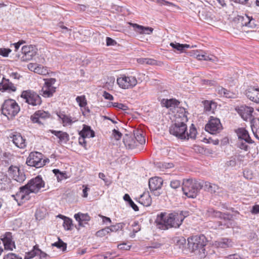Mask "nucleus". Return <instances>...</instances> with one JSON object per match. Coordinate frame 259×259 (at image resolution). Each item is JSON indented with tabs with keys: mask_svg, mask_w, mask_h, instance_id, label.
<instances>
[{
	"mask_svg": "<svg viewBox=\"0 0 259 259\" xmlns=\"http://www.w3.org/2000/svg\"><path fill=\"white\" fill-rule=\"evenodd\" d=\"M202 187V185L196 180L187 179L183 181L182 190L187 197L194 198L196 197Z\"/></svg>",
	"mask_w": 259,
	"mask_h": 259,
	"instance_id": "39448f33",
	"label": "nucleus"
},
{
	"mask_svg": "<svg viewBox=\"0 0 259 259\" xmlns=\"http://www.w3.org/2000/svg\"><path fill=\"white\" fill-rule=\"evenodd\" d=\"M109 233V228H108L107 227H105L104 229H101V230L98 231L96 233V235L97 237H103L104 236H105Z\"/></svg>",
	"mask_w": 259,
	"mask_h": 259,
	"instance_id": "c03bdc74",
	"label": "nucleus"
},
{
	"mask_svg": "<svg viewBox=\"0 0 259 259\" xmlns=\"http://www.w3.org/2000/svg\"><path fill=\"white\" fill-rule=\"evenodd\" d=\"M170 186L171 188L177 190L178 189H182V183L178 180H172L170 181Z\"/></svg>",
	"mask_w": 259,
	"mask_h": 259,
	"instance_id": "a19ab883",
	"label": "nucleus"
},
{
	"mask_svg": "<svg viewBox=\"0 0 259 259\" xmlns=\"http://www.w3.org/2000/svg\"><path fill=\"white\" fill-rule=\"evenodd\" d=\"M250 19V17L247 15L244 16H238V21L241 23L242 26H247L248 21Z\"/></svg>",
	"mask_w": 259,
	"mask_h": 259,
	"instance_id": "ea45409f",
	"label": "nucleus"
},
{
	"mask_svg": "<svg viewBox=\"0 0 259 259\" xmlns=\"http://www.w3.org/2000/svg\"><path fill=\"white\" fill-rule=\"evenodd\" d=\"M137 61L140 64H146L149 65H155L156 63L155 60L150 58H139L137 59Z\"/></svg>",
	"mask_w": 259,
	"mask_h": 259,
	"instance_id": "e433bc0d",
	"label": "nucleus"
},
{
	"mask_svg": "<svg viewBox=\"0 0 259 259\" xmlns=\"http://www.w3.org/2000/svg\"><path fill=\"white\" fill-rule=\"evenodd\" d=\"M223 129L220 120L216 117L210 116L208 123L205 125V130L211 134L219 133Z\"/></svg>",
	"mask_w": 259,
	"mask_h": 259,
	"instance_id": "9d476101",
	"label": "nucleus"
},
{
	"mask_svg": "<svg viewBox=\"0 0 259 259\" xmlns=\"http://www.w3.org/2000/svg\"><path fill=\"white\" fill-rule=\"evenodd\" d=\"M170 46L173 48L177 51H179L180 52V53H183V47H182V44L177 43V42H171L170 44Z\"/></svg>",
	"mask_w": 259,
	"mask_h": 259,
	"instance_id": "603ef678",
	"label": "nucleus"
},
{
	"mask_svg": "<svg viewBox=\"0 0 259 259\" xmlns=\"http://www.w3.org/2000/svg\"><path fill=\"white\" fill-rule=\"evenodd\" d=\"M33 193L32 190L29 187L27 184L19 188V191L16 195H12L17 201H20L22 202L28 200L30 197V193Z\"/></svg>",
	"mask_w": 259,
	"mask_h": 259,
	"instance_id": "9b49d317",
	"label": "nucleus"
},
{
	"mask_svg": "<svg viewBox=\"0 0 259 259\" xmlns=\"http://www.w3.org/2000/svg\"><path fill=\"white\" fill-rule=\"evenodd\" d=\"M142 133V131H137L134 135L136 140L140 144H143L145 143V137L143 136Z\"/></svg>",
	"mask_w": 259,
	"mask_h": 259,
	"instance_id": "4c0bfd02",
	"label": "nucleus"
},
{
	"mask_svg": "<svg viewBox=\"0 0 259 259\" xmlns=\"http://www.w3.org/2000/svg\"><path fill=\"white\" fill-rule=\"evenodd\" d=\"M208 216L212 218H218L220 221L217 222L218 226L221 229L232 227L234 224L233 215L229 213L222 212L210 208L207 210Z\"/></svg>",
	"mask_w": 259,
	"mask_h": 259,
	"instance_id": "7ed1b4c3",
	"label": "nucleus"
},
{
	"mask_svg": "<svg viewBox=\"0 0 259 259\" xmlns=\"http://www.w3.org/2000/svg\"><path fill=\"white\" fill-rule=\"evenodd\" d=\"M256 21L253 19L252 17H250V19L248 21V24L247 27L251 28H254L256 26Z\"/></svg>",
	"mask_w": 259,
	"mask_h": 259,
	"instance_id": "6e6d98bb",
	"label": "nucleus"
},
{
	"mask_svg": "<svg viewBox=\"0 0 259 259\" xmlns=\"http://www.w3.org/2000/svg\"><path fill=\"white\" fill-rule=\"evenodd\" d=\"M17 90V88L14 84L10 81L9 79L3 78L0 83V91L2 92H15Z\"/></svg>",
	"mask_w": 259,
	"mask_h": 259,
	"instance_id": "6ab92c4d",
	"label": "nucleus"
},
{
	"mask_svg": "<svg viewBox=\"0 0 259 259\" xmlns=\"http://www.w3.org/2000/svg\"><path fill=\"white\" fill-rule=\"evenodd\" d=\"M35 73L42 75H46L49 74V70L47 67H44L41 65L37 64V68L35 70Z\"/></svg>",
	"mask_w": 259,
	"mask_h": 259,
	"instance_id": "72a5a7b5",
	"label": "nucleus"
},
{
	"mask_svg": "<svg viewBox=\"0 0 259 259\" xmlns=\"http://www.w3.org/2000/svg\"><path fill=\"white\" fill-rule=\"evenodd\" d=\"M53 172L57 177L58 182H60L68 178L66 171H61L59 169H54Z\"/></svg>",
	"mask_w": 259,
	"mask_h": 259,
	"instance_id": "c756f323",
	"label": "nucleus"
},
{
	"mask_svg": "<svg viewBox=\"0 0 259 259\" xmlns=\"http://www.w3.org/2000/svg\"><path fill=\"white\" fill-rule=\"evenodd\" d=\"M74 218L76 221H80L87 223L90 220V217L87 213L80 212L75 214Z\"/></svg>",
	"mask_w": 259,
	"mask_h": 259,
	"instance_id": "7c9ffc66",
	"label": "nucleus"
},
{
	"mask_svg": "<svg viewBox=\"0 0 259 259\" xmlns=\"http://www.w3.org/2000/svg\"><path fill=\"white\" fill-rule=\"evenodd\" d=\"M33 254H35L34 256L39 255L40 258H45L47 256H48V255L46 253L42 251L41 250L39 249L35 250V252L33 253Z\"/></svg>",
	"mask_w": 259,
	"mask_h": 259,
	"instance_id": "5fc2aeb1",
	"label": "nucleus"
},
{
	"mask_svg": "<svg viewBox=\"0 0 259 259\" xmlns=\"http://www.w3.org/2000/svg\"><path fill=\"white\" fill-rule=\"evenodd\" d=\"M217 93L221 96L227 98H233L235 94L223 87H219L217 89Z\"/></svg>",
	"mask_w": 259,
	"mask_h": 259,
	"instance_id": "a878e982",
	"label": "nucleus"
},
{
	"mask_svg": "<svg viewBox=\"0 0 259 259\" xmlns=\"http://www.w3.org/2000/svg\"><path fill=\"white\" fill-rule=\"evenodd\" d=\"M43 155L38 152H31L27 159L26 164L28 166L39 168L44 166V162L42 161Z\"/></svg>",
	"mask_w": 259,
	"mask_h": 259,
	"instance_id": "1a4fd4ad",
	"label": "nucleus"
},
{
	"mask_svg": "<svg viewBox=\"0 0 259 259\" xmlns=\"http://www.w3.org/2000/svg\"><path fill=\"white\" fill-rule=\"evenodd\" d=\"M51 115L48 112L44 110H38L31 116L30 119L32 122L42 124L40 119H45L50 117Z\"/></svg>",
	"mask_w": 259,
	"mask_h": 259,
	"instance_id": "f3484780",
	"label": "nucleus"
},
{
	"mask_svg": "<svg viewBox=\"0 0 259 259\" xmlns=\"http://www.w3.org/2000/svg\"><path fill=\"white\" fill-rule=\"evenodd\" d=\"M8 177L3 172H0V184H4L8 181Z\"/></svg>",
	"mask_w": 259,
	"mask_h": 259,
	"instance_id": "13d9d810",
	"label": "nucleus"
},
{
	"mask_svg": "<svg viewBox=\"0 0 259 259\" xmlns=\"http://www.w3.org/2000/svg\"><path fill=\"white\" fill-rule=\"evenodd\" d=\"M103 96L106 100H113L114 99L113 96L106 91L104 92Z\"/></svg>",
	"mask_w": 259,
	"mask_h": 259,
	"instance_id": "338daca9",
	"label": "nucleus"
},
{
	"mask_svg": "<svg viewBox=\"0 0 259 259\" xmlns=\"http://www.w3.org/2000/svg\"><path fill=\"white\" fill-rule=\"evenodd\" d=\"M123 142L125 146L128 147L129 148H133L134 147L133 143V139L132 137H128L123 138Z\"/></svg>",
	"mask_w": 259,
	"mask_h": 259,
	"instance_id": "37998d69",
	"label": "nucleus"
},
{
	"mask_svg": "<svg viewBox=\"0 0 259 259\" xmlns=\"http://www.w3.org/2000/svg\"><path fill=\"white\" fill-rule=\"evenodd\" d=\"M3 259H22V257L15 253H9L4 255Z\"/></svg>",
	"mask_w": 259,
	"mask_h": 259,
	"instance_id": "3c124183",
	"label": "nucleus"
},
{
	"mask_svg": "<svg viewBox=\"0 0 259 259\" xmlns=\"http://www.w3.org/2000/svg\"><path fill=\"white\" fill-rule=\"evenodd\" d=\"M10 138L12 139L13 143L18 148L24 149L26 147V139L20 133H12L10 135Z\"/></svg>",
	"mask_w": 259,
	"mask_h": 259,
	"instance_id": "2eb2a0df",
	"label": "nucleus"
},
{
	"mask_svg": "<svg viewBox=\"0 0 259 259\" xmlns=\"http://www.w3.org/2000/svg\"><path fill=\"white\" fill-rule=\"evenodd\" d=\"M56 81V79L53 78L47 79L46 80L44 86L50 88H55L52 85L55 83Z\"/></svg>",
	"mask_w": 259,
	"mask_h": 259,
	"instance_id": "8fccbe9b",
	"label": "nucleus"
},
{
	"mask_svg": "<svg viewBox=\"0 0 259 259\" xmlns=\"http://www.w3.org/2000/svg\"><path fill=\"white\" fill-rule=\"evenodd\" d=\"M137 82L136 77L132 76L122 75L117 79V84L123 89H132L137 85Z\"/></svg>",
	"mask_w": 259,
	"mask_h": 259,
	"instance_id": "6e6552de",
	"label": "nucleus"
},
{
	"mask_svg": "<svg viewBox=\"0 0 259 259\" xmlns=\"http://www.w3.org/2000/svg\"><path fill=\"white\" fill-rule=\"evenodd\" d=\"M116 44V41L109 37H106V45L107 46H114Z\"/></svg>",
	"mask_w": 259,
	"mask_h": 259,
	"instance_id": "e2e57ef3",
	"label": "nucleus"
},
{
	"mask_svg": "<svg viewBox=\"0 0 259 259\" xmlns=\"http://www.w3.org/2000/svg\"><path fill=\"white\" fill-rule=\"evenodd\" d=\"M51 133L59 139V143L64 142L66 143L69 140V136L66 133L61 131L51 130Z\"/></svg>",
	"mask_w": 259,
	"mask_h": 259,
	"instance_id": "5701e85b",
	"label": "nucleus"
},
{
	"mask_svg": "<svg viewBox=\"0 0 259 259\" xmlns=\"http://www.w3.org/2000/svg\"><path fill=\"white\" fill-rule=\"evenodd\" d=\"M215 105V103L212 101H209L207 100H205L204 101V106L205 111H209L211 110L212 105Z\"/></svg>",
	"mask_w": 259,
	"mask_h": 259,
	"instance_id": "09e8293b",
	"label": "nucleus"
},
{
	"mask_svg": "<svg viewBox=\"0 0 259 259\" xmlns=\"http://www.w3.org/2000/svg\"><path fill=\"white\" fill-rule=\"evenodd\" d=\"M247 143H248L244 140H238L236 143V146L237 148L247 151L249 148V147L247 145Z\"/></svg>",
	"mask_w": 259,
	"mask_h": 259,
	"instance_id": "c9c22d12",
	"label": "nucleus"
},
{
	"mask_svg": "<svg viewBox=\"0 0 259 259\" xmlns=\"http://www.w3.org/2000/svg\"><path fill=\"white\" fill-rule=\"evenodd\" d=\"M36 53V51L32 49L26 54H23L21 57V60L25 62L31 60L35 56Z\"/></svg>",
	"mask_w": 259,
	"mask_h": 259,
	"instance_id": "2f4dec72",
	"label": "nucleus"
},
{
	"mask_svg": "<svg viewBox=\"0 0 259 259\" xmlns=\"http://www.w3.org/2000/svg\"><path fill=\"white\" fill-rule=\"evenodd\" d=\"M139 202L144 206H149L152 203V199L148 193H144L139 198Z\"/></svg>",
	"mask_w": 259,
	"mask_h": 259,
	"instance_id": "393cba45",
	"label": "nucleus"
},
{
	"mask_svg": "<svg viewBox=\"0 0 259 259\" xmlns=\"http://www.w3.org/2000/svg\"><path fill=\"white\" fill-rule=\"evenodd\" d=\"M20 108L15 100L11 99L5 100L1 108L2 113L8 119H13L20 111Z\"/></svg>",
	"mask_w": 259,
	"mask_h": 259,
	"instance_id": "423d86ee",
	"label": "nucleus"
},
{
	"mask_svg": "<svg viewBox=\"0 0 259 259\" xmlns=\"http://www.w3.org/2000/svg\"><path fill=\"white\" fill-rule=\"evenodd\" d=\"M245 94L250 101L259 104V88L250 87L245 91Z\"/></svg>",
	"mask_w": 259,
	"mask_h": 259,
	"instance_id": "a211bd4d",
	"label": "nucleus"
},
{
	"mask_svg": "<svg viewBox=\"0 0 259 259\" xmlns=\"http://www.w3.org/2000/svg\"><path fill=\"white\" fill-rule=\"evenodd\" d=\"M43 92L42 95L45 97H50L53 96L54 93L56 91V88H50L44 86L42 89Z\"/></svg>",
	"mask_w": 259,
	"mask_h": 259,
	"instance_id": "473e14b6",
	"label": "nucleus"
},
{
	"mask_svg": "<svg viewBox=\"0 0 259 259\" xmlns=\"http://www.w3.org/2000/svg\"><path fill=\"white\" fill-rule=\"evenodd\" d=\"M204 188L206 191L211 193H219L220 189L218 185L209 182L205 183Z\"/></svg>",
	"mask_w": 259,
	"mask_h": 259,
	"instance_id": "c85d7f7f",
	"label": "nucleus"
},
{
	"mask_svg": "<svg viewBox=\"0 0 259 259\" xmlns=\"http://www.w3.org/2000/svg\"><path fill=\"white\" fill-rule=\"evenodd\" d=\"M238 140H244L248 144H252L254 141L250 137L248 132L244 128H239L236 131Z\"/></svg>",
	"mask_w": 259,
	"mask_h": 259,
	"instance_id": "aec40b11",
	"label": "nucleus"
},
{
	"mask_svg": "<svg viewBox=\"0 0 259 259\" xmlns=\"http://www.w3.org/2000/svg\"><path fill=\"white\" fill-rule=\"evenodd\" d=\"M183 110H184L185 112L183 114L182 121H179L178 120H176V122L172 124L169 129V133L171 135L182 140L186 139L187 126L185 123V122L188 120L187 116L186 115V113H188V112L185 111L184 108H183Z\"/></svg>",
	"mask_w": 259,
	"mask_h": 259,
	"instance_id": "20e7f679",
	"label": "nucleus"
},
{
	"mask_svg": "<svg viewBox=\"0 0 259 259\" xmlns=\"http://www.w3.org/2000/svg\"><path fill=\"white\" fill-rule=\"evenodd\" d=\"M76 101L80 107H85L87 104L84 96H77L76 98Z\"/></svg>",
	"mask_w": 259,
	"mask_h": 259,
	"instance_id": "79ce46f5",
	"label": "nucleus"
},
{
	"mask_svg": "<svg viewBox=\"0 0 259 259\" xmlns=\"http://www.w3.org/2000/svg\"><path fill=\"white\" fill-rule=\"evenodd\" d=\"M163 184L162 178L154 177L150 178L149 181V187L150 190H156L161 189Z\"/></svg>",
	"mask_w": 259,
	"mask_h": 259,
	"instance_id": "412c9836",
	"label": "nucleus"
},
{
	"mask_svg": "<svg viewBox=\"0 0 259 259\" xmlns=\"http://www.w3.org/2000/svg\"><path fill=\"white\" fill-rule=\"evenodd\" d=\"M21 97L25 100V102L32 106L39 105L41 103L40 97L31 90L24 91L22 92Z\"/></svg>",
	"mask_w": 259,
	"mask_h": 259,
	"instance_id": "0eeeda50",
	"label": "nucleus"
},
{
	"mask_svg": "<svg viewBox=\"0 0 259 259\" xmlns=\"http://www.w3.org/2000/svg\"><path fill=\"white\" fill-rule=\"evenodd\" d=\"M63 227L66 230H71V227L73 226L72 221L67 217H64Z\"/></svg>",
	"mask_w": 259,
	"mask_h": 259,
	"instance_id": "58836bf2",
	"label": "nucleus"
},
{
	"mask_svg": "<svg viewBox=\"0 0 259 259\" xmlns=\"http://www.w3.org/2000/svg\"><path fill=\"white\" fill-rule=\"evenodd\" d=\"M86 137L83 136H80L78 139L79 144L83 146L85 149H87V142L85 140Z\"/></svg>",
	"mask_w": 259,
	"mask_h": 259,
	"instance_id": "bf43d9fd",
	"label": "nucleus"
},
{
	"mask_svg": "<svg viewBox=\"0 0 259 259\" xmlns=\"http://www.w3.org/2000/svg\"><path fill=\"white\" fill-rule=\"evenodd\" d=\"M130 24L133 27L136 32L140 34H150L153 31V29L151 27H145L136 23H130Z\"/></svg>",
	"mask_w": 259,
	"mask_h": 259,
	"instance_id": "4be33fe9",
	"label": "nucleus"
},
{
	"mask_svg": "<svg viewBox=\"0 0 259 259\" xmlns=\"http://www.w3.org/2000/svg\"><path fill=\"white\" fill-rule=\"evenodd\" d=\"M27 184L33 193H37L42 188L45 187V183L39 175L29 180Z\"/></svg>",
	"mask_w": 259,
	"mask_h": 259,
	"instance_id": "f8f14e48",
	"label": "nucleus"
},
{
	"mask_svg": "<svg viewBox=\"0 0 259 259\" xmlns=\"http://www.w3.org/2000/svg\"><path fill=\"white\" fill-rule=\"evenodd\" d=\"M9 175L12 177L14 180L19 183H22L26 179L24 172L20 170L17 166L11 165L8 169Z\"/></svg>",
	"mask_w": 259,
	"mask_h": 259,
	"instance_id": "ddd939ff",
	"label": "nucleus"
},
{
	"mask_svg": "<svg viewBox=\"0 0 259 259\" xmlns=\"http://www.w3.org/2000/svg\"><path fill=\"white\" fill-rule=\"evenodd\" d=\"M80 136H83L87 138H93L95 137V132L91 129V126L86 124L83 125V128L79 132Z\"/></svg>",
	"mask_w": 259,
	"mask_h": 259,
	"instance_id": "b1692460",
	"label": "nucleus"
},
{
	"mask_svg": "<svg viewBox=\"0 0 259 259\" xmlns=\"http://www.w3.org/2000/svg\"><path fill=\"white\" fill-rule=\"evenodd\" d=\"M228 166H234L236 164V160L235 157H231L230 160L227 162Z\"/></svg>",
	"mask_w": 259,
	"mask_h": 259,
	"instance_id": "774afa93",
	"label": "nucleus"
},
{
	"mask_svg": "<svg viewBox=\"0 0 259 259\" xmlns=\"http://www.w3.org/2000/svg\"><path fill=\"white\" fill-rule=\"evenodd\" d=\"M241 258H242V257H241V256L237 253L230 254V255H229L225 257V259H241Z\"/></svg>",
	"mask_w": 259,
	"mask_h": 259,
	"instance_id": "0e129e2a",
	"label": "nucleus"
},
{
	"mask_svg": "<svg viewBox=\"0 0 259 259\" xmlns=\"http://www.w3.org/2000/svg\"><path fill=\"white\" fill-rule=\"evenodd\" d=\"M111 104L114 107L121 109L123 111H125L128 109V107L125 104L116 102L111 103Z\"/></svg>",
	"mask_w": 259,
	"mask_h": 259,
	"instance_id": "de8ad7c7",
	"label": "nucleus"
},
{
	"mask_svg": "<svg viewBox=\"0 0 259 259\" xmlns=\"http://www.w3.org/2000/svg\"><path fill=\"white\" fill-rule=\"evenodd\" d=\"M238 113L241 117L245 121L250 119L252 117V113L254 109L246 105L241 106L237 110Z\"/></svg>",
	"mask_w": 259,
	"mask_h": 259,
	"instance_id": "dca6fc26",
	"label": "nucleus"
},
{
	"mask_svg": "<svg viewBox=\"0 0 259 259\" xmlns=\"http://www.w3.org/2000/svg\"><path fill=\"white\" fill-rule=\"evenodd\" d=\"M1 240L2 241L5 250H13L15 248V244L12 234L8 232L5 233L1 237Z\"/></svg>",
	"mask_w": 259,
	"mask_h": 259,
	"instance_id": "4468645a",
	"label": "nucleus"
},
{
	"mask_svg": "<svg viewBox=\"0 0 259 259\" xmlns=\"http://www.w3.org/2000/svg\"><path fill=\"white\" fill-rule=\"evenodd\" d=\"M112 135L116 140H120L122 136V134L120 132L115 129L112 131Z\"/></svg>",
	"mask_w": 259,
	"mask_h": 259,
	"instance_id": "4d7b16f0",
	"label": "nucleus"
},
{
	"mask_svg": "<svg viewBox=\"0 0 259 259\" xmlns=\"http://www.w3.org/2000/svg\"><path fill=\"white\" fill-rule=\"evenodd\" d=\"M179 103L180 102L178 100L174 99L169 100L163 99L161 101L162 106L167 108L170 107L178 106Z\"/></svg>",
	"mask_w": 259,
	"mask_h": 259,
	"instance_id": "cd10ccee",
	"label": "nucleus"
},
{
	"mask_svg": "<svg viewBox=\"0 0 259 259\" xmlns=\"http://www.w3.org/2000/svg\"><path fill=\"white\" fill-rule=\"evenodd\" d=\"M197 131L196 128L194 127V124H192L189 130V133H186V138L194 139L196 137Z\"/></svg>",
	"mask_w": 259,
	"mask_h": 259,
	"instance_id": "f704fd0d",
	"label": "nucleus"
},
{
	"mask_svg": "<svg viewBox=\"0 0 259 259\" xmlns=\"http://www.w3.org/2000/svg\"><path fill=\"white\" fill-rule=\"evenodd\" d=\"M11 51L10 49L0 48V55L4 57H7Z\"/></svg>",
	"mask_w": 259,
	"mask_h": 259,
	"instance_id": "864d4df0",
	"label": "nucleus"
},
{
	"mask_svg": "<svg viewBox=\"0 0 259 259\" xmlns=\"http://www.w3.org/2000/svg\"><path fill=\"white\" fill-rule=\"evenodd\" d=\"M76 120H73L70 116L66 115L64 118L62 120L63 126H66L68 125H71L72 123L75 122Z\"/></svg>",
	"mask_w": 259,
	"mask_h": 259,
	"instance_id": "49530a36",
	"label": "nucleus"
},
{
	"mask_svg": "<svg viewBox=\"0 0 259 259\" xmlns=\"http://www.w3.org/2000/svg\"><path fill=\"white\" fill-rule=\"evenodd\" d=\"M32 49H33V47H32L31 46H25L22 48V53L23 55L27 53L30 51Z\"/></svg>",
	"mask_w": 259,
	"mask_h": 259,
	"instance_id": "69168bd1",
	"label": "nucleus"
},
{
	"mask_svg": "<svg viewBox=\"0 0 259 259\" xmlns=\"http://www.w3.org/2000/svg\"><path fill=\"white\" fill-rule=\"evenodd\" d=\"M247 237L250 241L253 242H255L258 240V236L256 233L253 231L249 232L247 234Z\"/></svg>",
	"mask_w": 259,
	"mask_h": 259,
	"instance_id": "a18cd8bd",
	"label": "nucleus"
},
{
	"mask_svg": "<svg viewBox=\"0 0 259 259\" xmlns=\"http://www.w3.org/2000/svg\"><path fill=\"white\" fill-rule=\"evenodd\" d=\"M207 242V239L204 235L192 236L188 239V248L192 252L198 255L200 258H204L207 254L205 248Z\"/></svg>",
	"mask_w": 259,
	"mask_h": 259,
	"instance_id": "f03ea898",
	"label": "nucleus"
},
{
	"mask_svg": "<svg viewBox=\"0 0 259 259\" xmlns=\"http://www.w3.org/2000/svg\"><path fill=\"white\" fill-rule=\"evenodd\" d=\"M120 225L119 224H117L115 225H112L110 227H107V228H109V233L110 232H116L117 231L119 230L120 228Z\"/></svg>",
	"mask_w": 259,
	"mask_h": 259,
	"instance_id": "052dcab7",
	"label": "nucleus"
},
{
	"mask_svg": "<svg viewBox=\"0 0 259 259\" xmlns=\"http://www.w3.org/2000/svg\"><path fill=\"white\" fill-rule=\"evenodd\" d=\"M187 212L181 211L180 213L173 212L166 215L165 212H161L157 215L155 222L159 228L167 230L169 228H178L181 225L184 219L187 216Z\"/></svg>",
	"mask_w": 259,
	"mask_h": 259,
	"instance_id": "f257e3e1",
	"label": "nucleus"
},
{
	"mask_svg": "<svg viewBox=\"0 0 259 259\" xmlns=\"http://www.w3.org/2000/svg\"><path fill=\"white\" fill-rule=\"evenodd\" d=\"M117 247H118V248L119 249L126 250H129L131 248V246L127 245L125 243H123L118 244Z\"/></svg>",
	"mask_w": 259,
	"mask_h": 259,
	"instance_id": "680f3d73",
	"label": "nucleus"
},
{
	"mask_svg": "<svg viewBox=\"0 0 259 259\" xmlns=\"http://www.w3.org/2000/svg\"><path fill=\"white\" fill-rule=\"evenodd\" d=\"M217 244L219 247L226 248L231 247L233 245V242L231 239L224 238L221 239L219 241H218Z\"/></svg>",
	"mask_w": 259,
	"mask_h": 259,
	"instance_id": "bb28decb",
	"label": "nucleus"
}]
</instances>
